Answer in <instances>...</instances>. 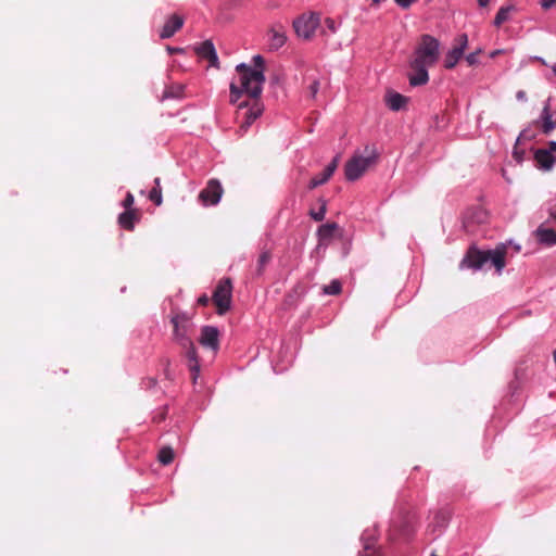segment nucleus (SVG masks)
<instances>
[{
	"mask_svg": "<svg viewBox=\"0 0 556 556\" xmlns=\"http://www.w3.org/2000/svg\"><path fill=\"white\" fill-rule=\"evenodd\" d=\"M149 199L156 206H160L163 203L161 179L159 177L154 179V187L149 192Z\"/></svg>",
	"mask_w": 556,
	"mask_h": 556,
	"instance_id": "obj_26",
	"label": "nucleus"
},
{
	"mask_svg": "<svg viewBox=\"0 0 556 556\" xmlns=\"http://www.w3.org/2000/svg\"><path fill=\"white\" fill-rule=\"evenodd\" d=\"M270 261H271V253L269 251H263L258 255L253 275L255 277H261L264 274V271H265L267 265L270 263Z\"/></svg>",
	"mask_w": 556,
	"mask_h": 556,
	"instance_id": "obj_23",
	"label": "nucleus"
},
{
	"mask_svg": "<svg viewBox=\"0 0 556 556\" xmlns=\"http://www.w3.org/2000/svg\"><path fill=\"white\" fill-rule=\"evenodd\" d=\"M536 240L546 247L556 245V231L546 227L544 224L540 225L534 231Z\"/></svg>",
	"mask_w": 556,
	"mask_h": 556,
	"instance_id": "obj_17",
	"label": "nucleus"
},
{
	"mask_svg": "<svg viewBox=\"0 0 556 556\" xmlns=\"http://www.w3.org/2000/svg\"><path fill=\"white\" fill-rule=\"evenodd\" d=\"M224 193V189L217 179H210L199 193V200L203 205H216Z\"/></svg>",
	"mask_w": 556,
	"mask_h": 556,
	"instance_id": "obj_8",
	"label": "nucleus"
},
{
	"mask_svg": "<svg viewBox=\"0 0 556 556\" xmlns=\"http://www.w3.org/2000/svg\"><path fill=\"white\" fill-rule=\"evenodd\" d=\"M456 45L454 46V48H460V52H465V49L467 48V45H468V37L466 34H462L459 35L456 39Z\"/></svg>",
	"mask_w": 556,
	"mask_h": 556,
	"instance_id": "obj_36",
	"label": "nucleus"
},
{
	"mask_svg": "<svg viewBox=\"0 0 556 556\" xmlns=\"http://www.w3.org/2000/svg\"><path fill=\"white\" fill-rule=\"evenodd\" d=\"M194 51L201 59L207 60L211 66L218 67V56L211 40H205L201 45L197 46Z\"/></svg>",
	"mask_w": 556,
	"mask_h": 556,
	"instance_id": "obj_13",
	"label": "nucleus"
},
{
	"mask_svg": "<svg viewBox=\"0 0 556 556\" xmlns=\"http://www.w3.org/2000/svg\"><path fill=\"white\" fill-rule=\"evenodd\" d=\"M418 0H394V2L403 10H407L412 7L413 3Z\"/></svg>",
	"mask_w": 556,
	"mask_h": 556,
	"instance_id": "obj_40",
	"label": "nucleus"
},
{
	"mask_svg": "<svg viewBox=\"0 0 556 556\" xmlns=\"http://www.w3.org/2000/svg\"><path fill=\"white\" fill-rule=\"evenodd\" d=\"M168 51L173 54V53L180 52L181 49L180 48H168Z\"/></svg>",
	"mask_w": 556,
	"mask_h": 556,
	"instance_id": "obj_48",
	"label": "nucleus"
},
{
	"mask_svg": "<svg viewBox=\"0 0 556 556\" xmlns=\"http://www.w3.org/2000/svg\"><path fill=\"white\" fill-rule=\"evenodd\" d=\"M140 218V214L138 210H128L124 211L118 215V225L126 229V230H132L135 227V223L138 222Z\"/></svg>",
	"mask_w": 556,
	"mask_h": 556,
	"instance_id": "obj_19",
	"label": "nucleus"
},
{
	"mask_svg": "<svg viewBox=\"0 0 556 556\" xmlns=\"http://www.w3.org/2000/svg\"><path fill=\"white\" fill-rule=\"evenodd\" d=\"M463 52H460V48H452L451 51L447 52L444 60V66L447 70H452L458 63L460 58L463 56Z\"/></svg>",
	"mask_w": 556,
	"mask_h": 556,
	"instance_id": "obj_24",
	"label": "nucleus"
},
{
	"mask_svg": "<svg viewBox=\"0 0 556 556\" xmlns=\"http://www.w3.org/2000/svg\"><path fill=\"white\" fill-rule=\"evenodd\" d=\"M428 67L429 65L418 63L416 61L410 62V70L412 72L408 74V79L410 86H422L426 85L429 80V74H428Z\"/></svg>",
	"mask_w": 556,
	"mask_h": 556,
	"instance_id": "obj_12",
	"label": "nucleus"
},
{
	"mask_svg": "<svg viewBox=\"0 0 556 556\" xmlns=\"http://www.w3.org/2000/svg\"><path fill=\"white\" fill-rule=\"evenodd\" d=\"M253 100L254 103L252 104L251 108H249L248 103L245 102L240 103L238 106L239 113L244 110V112H242L243 121L240 125V128L244 131L248 130V128L256 121V118L261 116L263 112V106L258 102V98Z\"/></svg>",
	"mask_w": 556,
	"mask_h": 556,
	"instance_id": "obj_9",
	"label": "nucleus"
},
{
	"mask_svg": "<svg viewBox=\"0 0 556 556\" xmlns=\"http://www.w3.org/2000/svg\"><path fill=\"white\" fill-rule=\"evenodd\" d=\"M406 101H407L406 97H404L401 93L395 92V91H390L386 96L387 105L392 111H400L405 105Z\"/></svg>",
	"mask_w": 556,
	"mask_h": 556,
	"instance_id": "obj_21",
	"label": "nucleus"
},
{
	"mask_svg": "<svg viewBox=\"0 0 556 556\" xmlns=\"http://www.w3.org/2000/svg\"><path fill=\"white\" fill-rule=\"evenodd\" d=\"M534 160L540 168L549 170L556 163V155L545 149H539L534 152Z\"/></svg>",
	"mask_w": 556,
	"mask_h": 556,
	"instance_id": "obj_18",
	"label": "nucleus"
},
{
	"mask_svg": "<svg viewBox=\"0 0 556 556\" xmlns=\"http://www.w3.org/2000/svg\"><path fill=\"white\" fill-rule=\"evenodd\" d=\"M450 518L451 514L448 510H438L433 516V520L428 525L427 530L432 534L439 535L442 532V530L447 526Z\"/></svg>",
	"mask_w": 556,
	"mask_h": 556,
	"instance_id": "obj_15",
	"label": "nucleus"
},
{
	"mask_svg": "<svg viewBox=\"0 0 556 556\" xmlns=\"http://www.w3.org/2000/svg\"><path fill=\"white\" fill-rule=\"evenodd\" d=\"M185 87L180 84H175L164 89L162 100L164 99H179L184 94Z\"/></svg>",
	"mask_w": 556,
	"mask_h": 556,
	"instance_id": "obj_25",
	"label": "nucleus"
},
{
	"mask_svg": "<svg viewBox=\"0 0 556 556\" xmlns=\"http://www.w3.org/2000/svg\"><path fill=\"white\" fill-rule=\"evenodd\" d=\"M379 154L374 146H366L364 151H355L344 165L346 180L359 179L371 166L376 165Z\"/></svg>",
	"mask_w": 556,
	"mask_h": 556,
	"instance_id": "obj_3",
	"label": "nucleus"
},
{
	"mask_svg": "<svg viewBox=\"0 0 556 556\" xmlns=\"http://www.w3.org/2000/svg\"><path fill=\"white\" fill-rule=\"evenodd\" d=\"M556 4V0H543L541 5L544 10H548Z\"/></svg>",
	"mask_w": 556,
	"mask_h": 556,
	"instance_id": "obj_42",
	"label": "nucleus"
},
{
	"mask_svg": "<svg viewBox=\"0 0 556 556\" xmlns=\"http://www.w3.org/2000/svg\"><path fill=\"white\" fill-rule=\"evenodd\" d=\"M507 254V248L504 244L497 245L494 250H479L476 247H470L460 262V267H467L471 269H481L484 264L491 262L497 273H501L505 267V257Z\"/></svg>",
	"mask_w": 556,
	"mask_h": 556,
	"instance_id": "obj_2",
	"label": "nucleus"
},
{
	"mask_svg": "<svg viewBox=\"0 0 556 556\" xmlns=\"http://www.w3.org/2000/svg\"><path fill=\"white\" fill-rule=\"evenodd\" d=\"M339 159L340 156L337 155L333 157V160L326 166V168L324 169L326 172V177L327 176H332L333 173L336 172L338 165H339Z\"/></svg>",
	"mask_w": 556,
	"mask_h": 556,
	"instance_id": "obj_34",
	"label": "nucleus"
},
{
	"mask_svg": "<svg viewBox=\"0 0 556 556\" xmlns=\"http://www.w3.org/2000/svg\"><path fill=\"white\" fill-rule=\"evenodd\" d=\"M319 90V81L317 79H314L311 85L308 86V92L311 98H315L317 92Z\"/></svg>",
	"mask_w": 556,
	"mask_h": 556,
	"instance_id": "obj_39",
	"label": "nucleus"
},
{
	"mask_svg": "<svg viewBox=\"0 0 556 556\" xmlns=\"http://www.w3.org/2000/svg\"><path fill=\"white\" fill-rule=\"evenodd\" d=\"M488 220V213L481 207L469 210L464 217V228L467 232L473 233L476 226L484 224Z\"/></svg>",
	"mask_w": 556,
	"mask_h": 556,
	"instance_id": "obj_10",
	"label": "nucleus"
},
{
	"mask_svg": "<svg viewBox=\"0 0 556 556\" xmlns=\"http://www.w3.org/2000/svg\"><path fill=\"white\" fill-rule=\"evenodd\" d=\"M393 530L399 534L403 536H409L413 533V528L408 525L407 521L403 523L401 528L397 529L396 523H393Z\"/></svg>",
	"mask_w": 556,
	"mask_h": 556,
	"instance_id": "obj_33",
	"label": "nucleus"
},
{
	"mask_svg": "<svg viewBox=\"0 0 556 556\" xmlns=\"http://www.w3.org/2000/svg\"><path fill=\"white\" fill-rule=\"evenodd\" d=\"M253 64L255 68L244 63L237 65L236 71L239 75L240 86L235 81L230 84V102L232 104L238 102L242 93L248 94L252 99L260 98L265 81L263 71L265 60L262 55H255L253 56Z\"/></svg>",
	"mask_w": 556,
	"mask_h": 556,
	"instance_id": "obj_1",
	"label": "nucleus"
},
{
	"mask_svg": "<svg viewBox=\"0 0 556 556\" xmlns=\"http://www.w3.org/2000/svg\"><path fill=\"white\" fill-rule=\"evenodd\" d=\"M165 415H166V412L162 413V414L160 415L159 421L164 420V419H165Z\"/></svg>",
	"mask_w": 556,
	"mask_h": 556,
	"instance_id": "obj_50",
	"label": "nucleus"
},
{
	"mask_svg": "<svg viewBox=\"0 0 556 556\" xmlns=\"http://www.w3.org/2000/svg\"><path fill=\"white\" fill-rule=\"evenodd\" d=\"M552 71L556 75V63L552 65Z\"/></svg>",
	"mask_w": 556,
	"mask_h": 556,
	"instance_id": "obj_51",
	"label": "nucleus"
},
{
	"mask_svg": "<svg viewBox=\"0 0 556 556\" xmlns=\"http://www.w3.org/2000/svg\"><path fill=\"white\" fill-rule=\"evenodd\" d=\"M489 1L490 0H478V3L480 7H485V5H488Z\"/></svg>",
	"mask_w": 556,
	"mask_h": 556,
	"instance_id": "obj_47",
	"label": "nucleus"
},
{
	"mask_svg": "<svg viewBox=\"0 0 556 556\" xmlns=\"http://www.w3.org/2000/svg\"><path fill=\"white\" fill-rule=\"evenodd\" d=\"M517 98H518V99H523V98H525V92H523V91H519V92L517 93Z\"/></svg>",
	"mask_w": 556,
	"mask_h": 556,
	"instance_id": "obj_49",
	"label": "nucleus"
},
{
	"mask_svg": "<svg viewBox=\"0 0 556 556\" xmlns=\"http://www.w3.org/2000/svg\"><path fill=\"white\" fill-rule=\"evenodd\" d=\"M268 47L270 50L280 49L287 41L286 30L282 25H274L267 33Z\"/></svg>",
	"mask_w": 556,
	"mask_h": 556,
	"instance_id": "obj_14",
	"label": "nucleus"
},
{
	"mask_svg": "<svg viewBox=\"0 0 556 556\" xmlns=\"http://www.w3.org/2000/svg\"><path fill=\"white\" fill-rule=\"evenodd\" d=\"M184 17L179 14H173L170 15L167 21L165 22L161 33L160 37L162 39H167L174 36L176 31H178L182 25H184Z\"/></svg>",
	"mask_w": 556,
	"mask_h": 556,
	"instance_id": "obj_16",
	"label": "nucleus"
},
{
	"mask_svg": "<svg viewBox=\"0 0 556 556\" xmlns=\"http://www.w3.org/2000/svg\"><path fill=\"white\" fill-rule=\"evenodd\" d=\"M135 203V198L131 192H127L125 199L122 202V205L125 207V211L134 210L132 205Z\"/></svg>",
	"mask_w": 556,
	"mask_h": 556,
	"instance_id": "obj_37",
	"label": "nucleus"
},
{
	"mask_svg": "<svg viewBox=\"0 0 556 556\" xmlns=\"http://www.w3.org/2000/svg\"><path fill=\"white\" fill-rule=\"evenodd\" d=\"M553 218L556 220V214H552Z\"/></svg>",
	"mask_w": 556,
	"mask_h": 556,
	"instance_id": "obj_53",
	"label": "nucleus"
},
{
	"mask_svg": "<svg viewBox=\"0 0 556 556\" xmlns=\"http://www.w3.org/2000/svg\"><path fill=\"white\" fill-rule=\"evenodd\" d=\"M170 323L174 328V340L177 341L179 345H190L191 339L188 333L192 326L191 316L187 313H176L172 316Z\"/></svg>",
	"mask_w": 556,
	"mask_h": 556,
	"instance_id": "obj_6",
	"label": "nucleus"
},
{
	"mask_svg": "<svg viewBox=\"0 0 556 556\" xmlns=\"http://www.w3.org/2000/svg\"><path fill=\"white\" fill-rule=\"evenodd\" d=\"M339 159L340 156L337 155L333 157V160L326 166V168L324 169L326 172V177L327 176H332L333 173L336 172L338 165H339Z\"/></svg>",
	"mask_w": 556,
	"mask_h": 556,
	"instance_id": "obj_35",
	"label": "nucleus"
},
{
	"mask_svg": "<svg viewBox=\"0 0 556 556\" xmlns=\"http://www.w3.org/2000/svg\"><path fill=\"white\" fill-rule=\"evenodd\" d=\"M339 229V225L334 222L321 225L317 230L320 242L328 241L333 238L334 232Z\"/></svg>",
	"mask_w": 556,
	"mask_h": 556,
	"instance_id": "obj_22",
	"label": "nucleus"
},
{
	"mask_svg": "<svg viewBox=\"0 0 556 556\" xmlns=\"http://www.w3.org/2000/svg\"><path fill=\"white\" fill-rule=\"evenodd\" d=\"M502 52H503L502 50H494L493 52H491L490 56L495 58V56L500 55Z\"/></svg>",
	"mask_w": 556,
	"mask_h": 556,
	"instance_id": "obj_46",
	"label": "nucleus"
},
{
	"mask_svg": "<svg viewBox=\"0 0 556 556\" xmlns=\"http://www.w3.org/2000/svg\"><path fill=\"white\" fill-rule=\"evenodd\" d=\"M440 56V42L431 35L425 34L415 49V58L412 61L433 66Z\"/></svg>",
	"mask_w": 556,
	"mask_h": 556,
	"instance_id": "obj_4",
	"label": "nucleus"
},
{
	"mask_svg": "<svg viewBox=\"0 0 556 556\" xmlns=\"http://www.w3.org/2000/svg\"><path fill=\"white\" fill-rule=\"evenodd\" d=\"M320 24V16L317 13L303 14L293 21V28L295 34L305 39L309 40L314 36L316 29Z\"/></svg>",
	"mask_w": 556,
	"mask_h": 556,
	"instance_id": "obj_7",
	"label": "nucleus"
},
{
	"mask_svg": "<svg viewBox=\"0 0 556 556\" xmlns=\"http://www.w3.org/2000/svg\"><path fill=\"white\" fill-rule=\"evenodd\" d=\"M175 457L174 450L170 446H164L160 450L157 459L162 465H169Z\"/></svg>",
	"mask_w": 556,
	"mask_h": 556,
	"instance_id": "obj_27",
	"label": "nucleus"
},
{
	"mask_svg": "<svg viewBox=\"0 0 556 556\" xmlns=\"http://www.w3.org/2000/svg\"><path fill=\"white\" fill-rule=\"evenodd\" d=\"M199 343L204 346L217 352L219 349V331L214 326H203L201 328V334Z\"/></svg>",
	"mask_w": 556,
	"mask_h": 556,
	"instance_id": "obj_11",
	"label": "nucleus"
},
{
	"mask_svg": "<svg viewBox=\"0 0 556 556\" xmlns=\"http://www.w3.org/2000/svg\"><path fill=\"white\" fill-rule=\"evenodd\" d=\"M542 117H543V132L549 134L555 128V124L552 119V114L549 113L548 108H545L543 110Z\"/></svg>",
	"mask_w": 556,
	"mask_h": 556,
	"instance_id": "obj_29",
	"label": "nucleus"
},
{
	"mask_svg": "<svg viewBox=\"0 0 556 556\" xmlns=\"http://www.w3.org/2000/svg\"><path fill=\"white\" fill-rule=\"evenodd\" d=\"M184 350H186L185 352V356L188 361V368L190 371H197L200 363H199V357H198V353H197V350H195V346L192 342V340H190V345H180Z\"/></svg>",
	"mask_w": 556,
	"mask_h": 556,
	"instance_id": "obj_20",
	"label": "nucleus"
},
{
	"mask_svg": "<svg viewBox=\"0 0 556 556\" xmlns=\"http://www.w3.org/2000/svg\"><path fill=\"white\" fill-rule=\"evenodd\" d=\"M480 53H481V50L479 49V50L468 54L466 56V61H467L468 65H470V66L476 65L478 63V56Z\"/></svg>",
	"mask_w": 556,
	"mask_h": 556,
	"instance_id": "obj_38",
	"label": "nucleus"
},
{
	"mask_svg": "<svg viewBox=\"0 0 556 556\" xmlns=\"http://www.w3.org/2000/svg\"><path fill=\"white\" fill-rule=\"evenodd\" d=\"M210 302V298L206 295V294H202L199 299H198V304L201 305V306H206Z\"/></svg>",
	"mask_w": 556,
	"mask_h": 556,
	"instance_id": "obj_43",
	"label": "nucleus"
},
{
	"mask_svg": "<svg viewBox=\"0 0 556 556\" xmlns=\"http://www.w3.org/2000/svg\"><path fill=\"white\" fill-rule=\"evenodd\" d=\"M381 1H382V0H372V3H374V4H378V3H380Z\"/></svg>",
	"mask_w": 556,
	"mask_h": 556,
	"instance_id": "obj_52",
	"label": "nucleus"
},
{
	"mask_svg": "<svg viewBox=\"0 0 556 556\" xmlns=\"http://www.w3.org/2000/svg\"><path fill=\"white\" fill-rule=\"evenodd\" d=\"M231 298L232 282L230 278H224L219 280L212 295V301L216 306V312L218 315H224L230 309Z\"/></svg>",
	"mask_w": 556,
	"mask_h": 556,
	"instance_id": "obj_5",
	"label": "nucleus"
},
{
	"mask_svg": "<svg viewBox=\"0 0 556 556\" xmlns=\"http://www.w3.org/2000/svg\"><path fill=\"white\" fill-rule=\"evenodd\" d=\"M331 177L330 176H327L326 177V172L323 170L321 174L313 177L308 184V189H315L317 188L318 186H321L324 184H326Z\"/></svg>",
	"mask_w": 556,
	"mask_h": 556,
	"instance_id": "obj_31",
	"label": "nucleus"
},
{
	"mask_svg": "<svg viewBox=\"0 0 556 556\" xmlns=\"http://www.w3.org/2000/svg\"><path fill=\"white\" fill-rule=\"evenodd\" d=\"M326 211H327V207H326V202L324 200H321V206L320 208L315 212V211H311L309 212V215L311 217L316 220V222H321L324 218H325V215H326Z\"/></svg>",
	"mask_w": 556,
	"mask_h": 556,
	"instance_id": "obj_32",
	"label": "nucleus"
},
{
	"mask_svg": "<svg viewBox=\"0 0 556 556\" xmlns=\"http://www.w3.org/2000/svg\"><path fill=\"white\" fill-rule=\"evenodd\" d=\"M325 24L327 26V28L331 31V33H336L337 31V27H336V23L332 18L330 17H327L325 20Z\"/></svg>",
	"mask_w": 556,
	"mask_h": 556,
	"instance_id": "obj_41",
	"label": "nucleus"
},
{
	"mask_svg": "<svg viewBox=\"0 0 556 556\" xmlns=\"http://www.w3.org/2000/svg\"><path fill=\"white\" fill-rule=\"evenodd\" d=\"M513 9L514 7L511 5L500 8L494 18V25L496 27H500L503 23H505L508 20L509 13L511 12Z\"/></svg>",
	"mask_w": 556,
	"mask_h": 556,
	"instance_id": "obj_28",
	"label": "nucleus"
},
{
	"mask_svg": "<svg viewBox=\"0 0 556 556\" xmlns=\"http://www.w3.org/2000/svg\"><path fill=\"white\" fill-rule=\"evenodd\" d=\"M547 151H551V153H555L556 152V141H549L548 142V149H546Z\"/></svg>",
	"mask_w": 556,
	"mask_h": 556,
	"instance_id": "obj_44",
	"label": "nucleus"
},
{
	"mask_svg": "<svg viewBox=\"0 0 556 556\" xmlns=\"http://www.w3.org/2000/svg\"><path fill=\"white\" fill-rule=\"evenodd\" d=\"M323 290L326 294L338 295L342 291V285L339 280H332L328 286H325Z\"/></svg>",
	"mask_w": 556,
	"mask_h": 556,
	"instance_id": "obj_30",
	"label": "nucleus"
},
{
	"mask_svg": "<svg viewBox=\"0 0 556 556\" xmlns=\"http://www.w3.org/2000/svg\"><path fill=\"white\" fill-rule=\"evenodd\" d=\"M190 372H191L192 382L195 383L197 379L199 377V374H200V366L198 367L197 371H190Z\"/></svg>",
	"mask_w": 556,
	"mask_h": 556,
	"instance_id": "obj_45",
	"label": "nucleus"
}]
</instances>
